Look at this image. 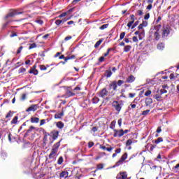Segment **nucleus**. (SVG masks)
Instances as JSON below:
<instances>
[{"mask_svg": "<svg viewBox=\"0 0 179 179\" xmlns=\"http://www.w3.org/2000/svg\"><path fill=\"white\" fill-rule=\"evenodd\" d=\"M39 122H40V118L36 117H31V122L32 124H38Z\"/></svg>", "mask_w": 179, "mask_h": 179, "instance_id": "obj_14", "label": "nucleus"}, {"mask_svg": "<svg viewBox=\"0 0 179 179\" xmlns=\"http://www.w3.org/2000/svg\"><path fill=\"white\" fill-rule=\"evenodd\" d=\"M23 72H26V69L24 68H20L19 69V73H23Z\"/></svg>", "mask_w": 179, "mask_h": 179, "instance_id": "obj_49", "label": "nucleus"}, {"mask_svg": "<svg viewBox=\"0 0 179 179\" xmlns=\"http://www.w3.org/2000/svg\"><path fill=\"white\" fill-rule=\"evenodd\" d=\"M157 50H159L161 51L164 50V43H159L157 45Z\"/></svg>", "mask_w": 179, "mask_h": 179, "instance_id": "obj_19", "label": "nucleus"}, {"mask_svg": "<svg viewBox=\"0 0 179 179\" xmlns=\"http://www.w3.org/2000/svg\"><path fill=\"white\" fill-rule=\"evenodd\" d=\"M64 162V158L62 157H60L57 161L58 164H62Z\"/></svg>", "mask_w": 179, "mask_h": 179, "instance_id": "obj_32", "label": "nucleus"}, {"mask_svg": "<svg viewBox=\"0 0 179 179\" xmlns=\"http://www.w3.org/2000/svg\"><path fill=\"white\" fill-rule=\"evenodd\" d=\"M64 117V110H62L60 113H57L55 115V118L59 119Z\"/></svg>", "mask_w": 179, "mask_h": 179, "instance_id": "obj_17", "label": "nucleus"}, {"mask_svg": "<svg viewBox=\"0 0 179 179\" xmlns=\"http://www.w3.org/2000/svg\"><path fill=\"white\" fill-rule=\"evenodd\" d=\"M39 68H40L41 71H47V67H45V66H44V65H40Z\"/></svg>", "mask_w": 179, "mask_h": 179, "instance_id": "obj_40", "label": "nucleus"}, {"mask_svg": "<svg viewBox=\"0 0 179 179\" xmlns=\"http://www.w3.org/2000/svg\"><path fill=\"white\" fill-rule=\"evenodd\" d=\"M57 128L62 129V128H64V123H62V122H58L57 123Z\"/></svg>", "mask_w": 179, "mask_h": 179, "instance_id": "obj_22", "label": "nucleus"}, {"mask_svg": "<svg viewBox=\"0 0 179 179\" xmlns=\"http://www.w3.org/2000/svg\"><path fill=\"white\" fill-rule=\"evenodd\" d=\"M55 23L57 26H59V24L62 23V21H61V20H57Z\"/></svg>", "mask_w": 179, "mask_h": 179, "instance_id": "obj_46", "label": "nucleus"}, {"mask_svg": "<svg viewBox=\"0 0 179 179\" xmlns=\"http://www.w3.org/2000/svg\"><path fill=\"white\" fill-rule=\"evenodd\" d=\"M128 157V154L124 153L120 158V159L116 162L115 164V166L118 167V166H121V164H122V163H124V160H127V158Z\"/></svg>", "mask_w": 179, "mask_h": 179, "instance_id": "obj_3", "label": "nucleus"}, {"mask_svg": "<svg viewBox=\"0 0 179 179\" xmlns=\"http://www.w3.org/2000/svg\"><path fill=\"white\" fill-rule=\"evenodd\" d=\"M169 34H170V26L164 25L162 29V36L168 37Z\"/></svg>", "mask_w": 179, "mask_h": 179, "instance_id": "obj_2", "label": "nucleus"}, {"mask_svg": "<svg viewBox=\"0 0 179 179\" xmlns=\"http://www.w3.org/2000/svg\"><path fill=\"white\" fill-rule=\"evenodd\" d=\"M68 176H69V173L66 171H64L60 173L59 177L60 178H68Z\"/></svg>", "mask_w": 179, "mask_h": 179, "instance_id": "obj_12", "label": "nucleus"}, {"mask_svg": "<svg viewBox=\"0 0 179 179\" xmlns=\"http://www.w3.org/2000/svg\"><path fill=\"white\" fill-rule=\"evenodd\" d=\"M162 28V24H157L155 27V29L157 31H159V30H160V29Z\"/></svg>", "mask_w": 179, "mask_h": 179, "instance_id": "obj_36", "label": "nucleus"}, {"mask_svg": "<svg viewBox=\"0 0 179 179\" xmlns=\"http://www.w3.org/2000/svg\"><path fill=\"white\" fill-rule=\"evenodd\" d=\"M99 101H100V99L99 98H97L96 96H94L93 99H92V103L94 104H97V103H99Z\"/></svg>", "mask_w": 179, "mask_h": 179, "instance_id": "obj_24", "label": "nucleus"}, {"mask_svg": "<svg viewBox=\"0 0 179 179\" xmlns=\"http://www.w3.org/2000/svg\"><path fill=\"white\" fill-rule=\"evenodd\" d=\"M117 124L120 127V128H121V126L122 125V119H119L118 121H117Z\"/></svg>", "mask_w": 179, "mask_h": 179, "instance_id": "obj_47", "label": "nucleus"}, {"mask_svg": "<svg viewBox=\"0 0 179 179\" xmlns=\"http://www.w3.org/2000/svg\"><path fill=\"white\" fill-rule=\"evenodd\" d=\"M65 16H66V13H63L60 15H59V17H65Z\"/></svg>", "mask_w": 179, "mask_h": 179, "instance_id": "obj_59", "label": "nucleus"}, {"mask_svg": "<svg viewBox=\"0 0 179 179\" xmlns=\"http://www.w3.org/2000/svg\"><path fill=\"white\" fill-rule=\"evenodd\" d=\"M92 132H97V128L96 127H92Z\"/></svg>", "mask_w": 179, "mask_h": 179, "instance_id": "obj_63", "label": "nucleus"}, {"mask_svg": "<svg viewBox=\"0 0 179 179\" xmlns=\"http://www.w3.org/2000/svg\"><path fill=\"white\" fill-rule=\"evenodd\" d=\"M160 142H163V138L162 137H159L157 140L155 141V143H156V145L160 143Z\"/></svg>", "mask_w": 179, "mask_h": 179, "instance_id": "obj_27", "label": "nucleus"}, {"mask_svg": "<svg viewBox=\"0 0 179 179\" xmlns=\"http://www.w3.org/2000/svg\"><path fill=\"white\" fill-rule=\"evenodd\" d=\"M110 87L113 89V90H117V81H113L110 84Z\"/></svg>", "mask_w": 179, "mask_h": 179, "instance_id": "obj_18", "label": "nucleus"}, {"mask_svg": "<svg viewBox=\"0 0 179 179\" xmlns=\"http://www.w3.org/2000/svg\"><path fill=\"white\" fill-rule=\"evenodd\" d=\"M37 108H38V106L37 105H31L26 110V111L27 113H29V111H36Z\"/></svg>", "mask_w": 179, "mask_h": 179, "instance_id": "obj_10", "label": "nucleus"}, {"mask_svg": "<svg viewBox=\"0 0 179 179\" xmlns=\"http://www.w3.org/2000/svg\"><path fill=\"white\" fill-rule=\"evenodd\" d=\"M96 169L97 170H103V169H104V166L103 164H99L97 165Z\"/></svg>", "mask_w": 179, "mask_h": 179, "instance_id": "obj_29", "label": "nucleus"}, {"mask_svg": "<svg viewBox=\"0 0 179 179\" xmlns=\"http://www.w3.org/2000/svg\"><path fill=\"white\" fill-rule=\"evenodd\" d=\"M133 24H134V22H131V21H130V22H129L128 24H127V27H128L129 29H131Z\"/></svg>", "mask_w": 179, "mask_h": 179, "instance_id": "obj_41", "label": "nucleus"}, {"mask_svg": "<svg viewBox=\"0 0 179 179\" xmlns=\"http://www.w3.org/2000/svg\"><path fill=\"white\" fill-rule=\"evenodd\" d=\"M108 94V92L107 91V90L106 88H103L99 93V97H102V99H104V97H106V96H107Z\"/></svg>", "mask_w": 179, "mask_h": 179, "instance_id": "obj_6", "label": "nucleus"}, {"mask_svg": "<svg viewBox=\"0 0 179 179\" xmlns=\"http://www.w3.org/2000/svg\"><path fill=\"white\" fill-rule=\"evenodd\" d=\"M45 121H47L46 120H41V122H40V127L44 125L45 124Z\"/></svg>", "mask_w": 179, "mask_h": 179, "instance_id": "obj_52", "label": "nucleus"}, {"mask_svg": "<svg viewBox=\"0 0 179 179\" xmlns=\"http://www.w3.org/2000/svg\"><path fill=\"white\" fill-rule=\"evenodd\" d=\"M51 135L52 136V139H54V141H55V139L58 138V136L59 135V131H58L57 130H54L52 131Z\"/></svg>", "mask_w": 179, "mask_h": 179, "instance_id": "obj_9", "label": "nucleus"}, {"mask_svg": "<svg viewBox=\"0 0 179 179\" xmlns=\"http://www.w3.org/2000/svg\"><path fill=\"white\" fill-rule=\"evenodd\" d=\"M142 26H143L144 27H146V26H148V21L144 20L143 21V22L141 23Z\"/></svg>", "mask_w": 179, "mask_h": 179, "instance_id": "obj_51", "label": "nucleus"}, {"mask_svg": "<svg viewBox=\"0 0 179 179\" xmlns=\"http://www.w3.org/2000/svg\"><path fill=\"white\" fill-rule=\"evenodd\" d=\"M130 17H131V20L130 22H133V23H135V20H136L135 15H131Z\"/></svg>", "mask_w": 179, "mask_h": 179, "instance_id": "obj_43", "label": "nucleus"}, {"mask_svg": "<svg viewBox=\"0 0 179 179\" xmlns=\"http://www.w3.org/2000/svg\"><path fill=\"white\" fill-rule=\"evenodd\" d=\"M37 66L34 65V66L29 70V73H33V75H38V71L36 69Z\"/></svg>", "mask_w": 179, "mask_h": 179, "instance_id": "obj_11", "label": "nucleus"}, {"mask_svg": "<svg viewBox=\"0 0 179 179\" xmlns=\"http://www.w3.org/2000/svg\"><path fill=\"white\" fill-rule=\"evenodd\" d=\"M134 81L135 77H134V76H129L126 80L127 83H132Z\"/></svg>", "mask_w": 179, "mask_h": 179, "instance_id": "obj_13", "label": "nucleus"}, {"mask_svg": "<svg viewBox=\"0 0 179 179\" xmlns=\"http://www.w3.org/2000/svg\"><path fill=\"white\" fill-rule=\"evenodd\" d=\"M124 37H125V32H122L120 36V40H123Z\"/></svg>", "mask_w": 179, "mask_h": 179, "instance_id": "obj_44", "label": "nucleus"}, {"mask_svg": "<svg viewBox=\"0 0 179 179\" xmlns=\"http://www.w3.org/2000/svg\"><path fill=\"white\" fill-rule=\"evenodd\" d=\"M37 47V45L36 43H31L29 45V50H32V48H36Z\"/></svg>", "mask_w": 179, "mask_h": 179, "instance_id": "obj_33", "label": "nucleus"}, {"mask_svg": "<svg viewBox=\"0 0 179 179\" xmlns=\"http://www.w3.org/2000/svg\"><path fill=\"white\" fill-rule=\"evenodd\" d=\"M112 75H113V72L111 71L110 69L106 70V71H105V76H106V78H111V76H112Z\"/></svg>", "mask_w": 179, "mask_h": 179, "instance_id": "obj_15", "label": "nucleus"}, {"mask_svg": "<svg viewBox=\"0 0 179 179\" xmlns=\"http://www.w3.org/2000/svg\"><path fill=\"white\" fill-rule=\"evenodd\" d=\"M99 62H103L104 61V57H101L99 59Z\"/></svg>", "mask_w": 179, "mask_h": 179, "instance_id": "obj_64", "label": "nucleus"}, {"mask_svg": "<svg viewBox=\"0 0 179 179\" xmlns=\"http://www.w3.org/2000/svg\"><path fill=\"white\" fill-rule=\"evenodd\" d=\"M36 23H38V24H44V21L41 20H36Z\"/></svg>", "mask_w": 179, "mask_h": 179, "instance_id": "obj_37", "label": "nucleus"}, {"mask_svg": "<svg viewBox=\"0 0 179 179\" xmlns=\"http://www.w3.org/2000/svg\"><path fill=\"white\" fill-rule=\"evenodd\" d=\"M152 103H153V99H152V98H146L145 99V105L147 106H148L150 104H152Z\"/></svg>", "mask_w": 179, "mask_h": 179, "instance_id": "obj_16", "label": "nucleus"}, {"mask_svg": "<svg viewBox=\"0 0 179 179\" xmlns=\"http://www.w3.org/2000/svg\"><path fill=\"white\" fill-rule=\"evenodd\" d=\"M134 139H129L126 143V146H131L134 143Z\"/></svg>", "mask_w": 179, "mask_h": 179, "instance_id": "obj_23", "label": "nucleus"}, {"mask_svg": "<svg viewBox=\"0 0 179 179\" xmlns=\"http://www.w3.org/2000/svg\"><path fill=\"white\" fill-rule=\"evenodd\" d=\"M101 40H99L96 43V44L94 45L95 48H97L100 45V44H101Z\"/></svg>", "mask_w": 179, "mask_h": 179, "instance_id": "obj_39", "label": "nucleus"}, {"mask_svg": "<svg viewBox=\"0 0 179 179\" xmlns=\"http://www.w3.org/2000/svg\"><path fill=\"white\" fill-rule=\"evenodd\" d=\"M143 25H142V24H140L139 26H138V30L139 31L143 30Z\"/></svg>", "mask_w": 179, "mask_h": 179, "instance_id": "obj_58", "label": "nucleus"}, {"mask_svg": "<svg viewBox=\"0 0 179 179\" xmlns=\"http://www.w3.org/2000/svg\"><path fill=\"white\" fill-rule=\"evenodd\" d=\"M149 17H150V14L147 13L145 16H144V19L145 20H148L149 19Z\"/></svg>", "mask_w": 179, "mask_h": 179, "instance_id": "obj_54", "label": "nucleus"}, {"mask_svg": "<svg viewBox=\"0 0 179 179\" xmlns=\"http://www.w3.org/2000/svg\"><path fill=\"white\" fill-rule=\"evenodd\" d=\"M128 177V175H127V173L122 172L117 176V179H127Z\"/></svg>", "mask_w": 179, "mask_h": 179, "instance_id": "obj_8", "label": "nucleus"}, {"mask_svg": "<svg viewBox=\"0 0 179 179\" xmlns=\"http://www.w3.org/2000/svg\"><path fill=\"white\" fill-rule=\"evenodd\" d=\"M149 113H150V110H144L142 113V115H148L149 114Z\"/></svg>", "mask_w": 179, "mask_h": 179, "instance_id": "obj_38", "label": "nucleus"}, {"mask_svg": "<svg viewBox=\"0 0 179 179\" xmlns=\"http://www.w3.org/2000/svg\"><path fill=\"white\" fill-rule=\"evenodd\" d=\"M108 27V24H103L99 27L100 30H104V29H107Z\"/></svg>", "mask_w": 179, "mask_h": 179, "instance_id": "obj_30", "label": "nucleus"}, {"mask_svg": "<svg viewBox=\"0 0 179 179\" xmlns=\"http://www.w3.org/2000/svg\"><path fill=\"white\" fill-rule=\"evenodd\" d=\"M131 48H132L131 45H126L124 48V52H129V51H131Z\"/></svg>", "mask_w": 179, "mask_h": 179, "instance_id": "obj_21", "label": "nucleus"}, {"mask_svg": "<svg viewBox=\"0 0 179 179\" xmlns=\"http://www.w3.org/2000/svg\"><path fill=\"white\" fill-rule=\"evenodd\" d=\"M112 106L113 107H114L115 110H116V111H117L118 113H120V111H121V108H122L121 103H120L117 101H114L112 103Z\"/></svg>", "mask_w": 179, "mask_h": 179, "instance_id": "obj_5", "label": "nucleus"}, {"mask_svg": "<svg viewBox=\"0 0 179 179\" xmlns=\"http://www.w3.org/2000/svg\"><path fill=\"white\" fill-rule=\"evenodd\" d=\"M22 50H23V46H20L17 50V54H20L22 52Z\"/></svg>", "mask_w": 179, "mask_h": 179, "instance_id": "obj_48", "label": "nucleus"}, {"mask_svg": "<svg viewBox=\"0 0 179 179\" xmlns=\"http://www.w3.org/2000/svg\"><path fill=\"white\" fill-rule=\"evenodd\" d=\"M59 146H61V141L56 143L53 145L52 151L49 155V159H55V157L57 156V153H58V149L59 148Z\"/></svg>", "mask_w": 179, "mask_h": 179, "instance_id": "obj_1", "label": "nucleus"}, {"mask_svg": "<svg viewBox=\"0 0 179 179\" xmlns=\"http://www.w3.org/2000/svg\"><path fill=\"white\" fill-rule=\"evenodd\" d=\"M122 84H124V80H119L117 81V86H121Z\"/></svg>", "mask_w": 179, "mask_h": 179, "instance_id": "obj_53", "label": "nucleus"}, {"mask_svg": "<svg viewBox=\"0 0 179 179\" xmlns=\"http://www.w3.org/2000/svg\"><path fill=\"white\" fill-rule=\"evenodd\" d=\"M164 93H167V90L164 89L161 90V94H164Z\"/></svg>", "mask_w": 179, "mask_h": 179, "instance_id": "obj_61", "label": "nucleus"}, {"mask_svg": "<svg viewBox=\"0 0 179 179\" xmlns=\"http://www.w3.org/2000/svg\"><path fill=\"white\" fill-rule=\"evenodd\" d=\"M34 127H33V126H31L30 127H29V129L27 131V134H30V132H31V131H33V129H34Z\"/></svg>", "mask_w": 179, "mask_h": 179, "instance_id": "obj_45", "label": "nucleus"}, {"mask_svg": "<svg viewBox=\"0 0 179 179\" xmlns=\"http://www.w3.org/2000/svg\"><path fill=\"white\" fill-rule=\"evenodd\" d=\"M21 100L22 101H24V100H26V94H22V95L21 96Z\"/></svg>", "mask_w": 179, "mask_h": 179, "instance_id": "obj_56", "label": "nucleus"}, {"mask_svg": "<svg viewBox=\"0 0 179 179\" xmlns=\"http://www.w3.org/2000/svg\"><path fill=\"white\" fill-rule=\"evenodd\" d=\"M138 24H139V21H136V22H134L131 26V30H134V29L136 28Z\"/></svg>", "mask_w": 179, "mask_h": 179, "instance_id": "obj_31", "label": "nucleus"}, {"mask_svg": "<svg viewBox=\"0 0 179 179\" xmlns=\"http://www.w3.org/2000/svg\"><path fill=\"white\" fill-rule=\"evenodd\" d=\"M69 59H75V55H71V56H69V57H66L64 59V61H65V62H68V60H69Z\"/></svg>", "mask_w": 179, "mask_h": 179, "instance_id": "obj_26", "label": "nucleus"}, {"mask_svg": "<svg viewBox=\"0 0 179 179\" xmlns=\"http://www.w3.org/2000/svg\"><path fill=\"white\" fill-rule=\"evenodd\" d=\"M137 15H138V16H142V15H143V11L142 10H138L137 11Z\"/></svg>", "mask_w": 179, "mask_h": 179, "instance_id": "obj_50", "label": "nucleus"}, {"mask_svg": "<svg viewBox=\"0 0 179 179\" xmlns=\"http://www.w3.org/2000/svg\"><path fill=\"white\" fill-rule=\"evenodd\" d=\"M16 15H22V13H17L16 10L11 11L6 16V19H8V17H13V16H16Z\"/></svg>", "mask_w": 179, "mask_h": 179, "instance_id": "obj_7", "label": "nucleus"}, {"mask_svg": "<svg viewBox=\"0 0 179 179\" xmlns=\"http://www.w3.org/2000/svg\"><path fill=\"white\" fill-rule=\"evenodd\" d=\"M17 116L14 117L11 121V124H17Z\"/></svg>", "mask_w": 179, "mask_h": 179, "instance_id": "obj_28", "label": "nucleus"}, {"mask_svg": "<svg viewBox=\"0 0 179 179\" xmlns=\"http://www.w3.org/2000/svg\"><path fill=\"white\" fill-rule=\"evenodd\" d=\"M173 170H175V171H177L178 170H179V164H178L176 166H175L173 168Z\"/></svg>", "mask_w": 179, "mask_h": 179, "instance_id": "obj_55", "label": "nucleus"}, {"mask_svg": "<svg viewBox=\"0 0 179 179\" xmlns=\"http://www.w3.org/2000/svg\"><path fill=\"white\" fill-rule=\"evenodd\" d=\"M150 94H152V91L150 90H147L144 94V95L146 96L147 97L149 96Z\"/></svg>", "mask_w": 179, "mask_h": 179, "instance_id": "obj_35", "label": "nucleus"}, {"mask_svg": "<svg viewBox=\"0 0 179 179\" xmlns=\"http://www.w3.org/2000/svg\"><path fill=\"white\" fill-rule=\"evenodd\" d=\"M134 96H136L135 93H129V97H130V99H134Z\"/></svg>", "mask_w": 179, "mask_h": 179, "instance_id": "obj_57", "label": "nucleus"}, {"mask_svg": "<svg viewBox=\"0 0 179 179\" xmlns=\"http://www.w3.org/2000/svg\"><path fill=\"white\" fill-rule=\"evenodd\" d=\"M75 94H73L72 92H71V91H67L66 92V96H68V97H71V96H73Z\"/></svg>", "mask_w": 179, "mask_h": 179, "instance_id": "obj_34", "label": "nucleus"}, {"mask_svg": "<svg viewBox=\"0 0 179 179\" xmlns=\"http://www.w3.org/2000/svg\"><path fill=\"white\" fill-rule=\"evenodd\" d=\"M154 37H155V40H157V41L160 40V34H159L158 31L155 32Z\"/></svg>", "mask_w": 179, "mask_h": 179, "instance_id": "obj_20", "label": "nucleus"}, {"mask_svg": "<svg viewBox=\"0 0 179 179\" xmlns=\"http://www.w3.org/2000/svg\"><path fill=\"white\" fill-rule=\"evenodd\" d=\"M114 134L113 136L114 138H121V136H124V130L123 129H120V130H117V129H114Z\"/></svg>", "mask_w": 179, "mask_h": 179, "instance_id": "obj_4", "label": "nucleus"}, {"mask_svg": "<svg viewBox=\"0 0 179 179\" xmlns=\"http://www.w3.org/2000/svg\"><path fill=\"white\" fill-rule=\"evenodd\" d=\"M154 99H156L157 101H162V96L159 94H155Z\"/></svg>", "mask_w": 179, "mask_h": 179, "instance_id": "obj_25", "label": "nucleus"}, {"mask_svg": "<svg viewBox=\"0 0 179 179\" xmlns=\"http://www.w3.org/2000/svg\"><path fill=\"white\" fill-rule=\"evenodd\" d=\"M133 41H134V43H138V38L136 36H134Z\"/></svg>", "mask_w": 179, "mask_h": 179, "instance_id": "obj_60", "label": "nucleus"}, {"mask_svg": "<svg viewBox=\"0 0 179 179\" xmlns=\"http://www.w3.org/2000/svg\"><path fill=\"white\" fill-rule=\"evenodd\" d=\"M143 36H145V30L140 31V40L141 39V37H143Z\"/></svg>", "mask_w": 179, "mask_h": 179, "instance_id": "obj_42", "label": "nucleus"}, {"mask_svg": "<svg viewBox=\"0 0 179 179\" xmlns=\"http://www.w3.org/2000/svg\"><path fill=\"white\" fill-rule=\"evenodd\" d=\"M12 117V115L10 114V111L9 113H7V115H6V118H9Z\"/></svg>", "mask_w": 179, "mask_h": 179, "instance_id": "obj_62", "label": "nucleus"}]
</instances>
